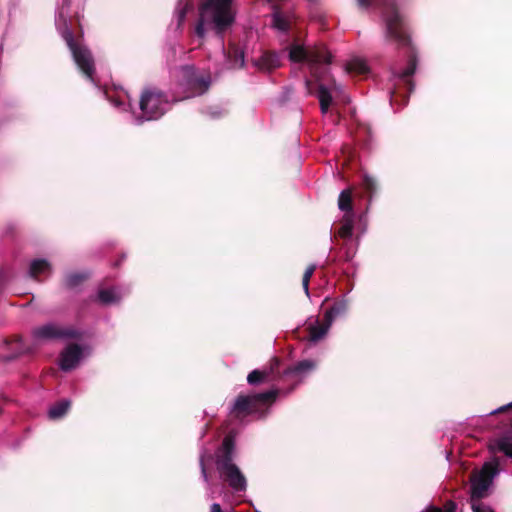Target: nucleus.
Wrapping results in <instances>:
<instances>
[{"instance_id":"39448f33","label":"nucleus","mask_w":512,"mask_h":512,"mask_svg":"<svg viewBox=\"0 0 512 512\" xmlns=\"http://www.w3.org/2000/svg\"><path fill=\"white\" fill-rule=\"evenodd\" d=\"M383 19L386 25L387 38L396 42L399 46L408 44L409 39L404 30L402 19L395 4L390 0L381 3Z\"/></svg>"},{"instance_id":"cd10ccee","label":"nucleus","mask_w":512,"mask_h":512,"mask_svg":"<svg viewBox=\"0 0 512 512\" xmlns=\"http://www.w3.org/2000/svg\"><path fill=\"white\" fill-rule=\"evenodd\" d=\"M456 511V504L454 502H447L444 506V509L437 508V507H431L427 509L425 512H455Z\"/></svg>"},{"instance_id":"bb28decb","label":"nucleus","mask_w":512,"mask_h":512,"mask_svg":"<svg viewBox=\"0 0 512 512\" xmlns=\"http://www.w3.org/2000/svg\"><path fill=\"white\" fill-rule=\"evenodd\" d=\"M86 278L85 275H82V274H70L67 276L66 278V284L69 286V287H74L76 286L79 282H81L82 280H84Z\"/></svg>"},{"instance_id":"e433bc0d","label":"nucleus","mask_w":512,"mask_h":512,"mask_svg":"<svg viewBox=\"0 0 512 512\" xmlns=\"http://www.w3.org/2000/svg\"><path fill=\"white\" fill-rule=\"evenodd\" d=\"M352 255H347V260L351 259Z\"/></svg>"},{"instance_id":"6e6552de","label":"nucleus","mask_w":512,"mask_h":512,"mask_svg":"<svg viewBox=\"0 0 512 512\" xmlns=\"http://www.w3.org/2000/svg\"><path fill=\"white\" fill-rule=\"evenodd\" d=\"M277 391L271 390L264 393L253 394L248 396H239L233 406V413L237 416L252 414L258 409L275 399Z\"/></svg>"},{"instance_id":"a878e982","label":"nucleus","mask_w":512,"mask_h":512,"mask_svg":"<svg viewBox=\"0 0 512 512\" xmlns=\"http://www.w3.org/2000/svg\"><path fill=\"white\" fill-rule=\"evenodd\" d=\"M266 375L264 372H261L259 370H254L251 373H249L247 377V381L249 384L254 385L262 382L265 379Z\"/></svg>"},{"instance_id":"f03ea898","label":"nucleus","mask_w":512,"mask_h":512,"mask_svg":"<svg viewBox=\"0 0 512 512\" xmlns=\"http://www.w3.org/2000/svg\"><path fill=\"white\" fill-rule=\"evenodd\" d=\"M235 14L232 0H205L199 8L195 34L203 39L206 27H211L220 35L232 25Z\"/></svg>"},{"instance_id":"4468645a","label":"nucleus","mask_w":512,"mask_h":512,"mask_svg":"<svg viewBox=\"0 0 512 512\" xmlns=\"http://www.w3.org/2000/svg\"><path fill=\"white\" fill-rule=\"evenodd\" d=\"M210 80L209 78H197V77H189L186 81V85L189 86L192 91L186 97H192L196 95L203 94L209 87Z\"/></svg>"},{"instance_id":"1a4fd4ad","label":"nucleus","mask_w":512,"mask_h":512,"mask_svg":"<svg viewBox=\"0 0 512 512\" xmlns=\"http://www.w3.org/2000/svg\"><path fill=\"white\" fill-rule=\"evenodd\" d=\"M344 311L345 305L342 304L335 305L327 310L325 313V324L316 323L315 325H311L309 327V340L312 342H317L318 340L322 339L327 334L333 319Z\"/></svg>"},{"instance_id":"f704fd0d","label":"nucleus","mask_w":512,"mask_h":512,"mask_svg":"<svg viewBox=\"0 0 512 512\" xmlns=\"http://www.w3.org/2000/svg\"><path fill=\"white\" fill-rule=\"evenodd\" d=\"M184 72L185 74H187L188 76H190V74L193 73V68L192 67H185L184 68Z\"/></svg>"},{"instance_id":"0eeeda50","label":"nucleus","mask_w":512,"mask_h":512,"mask_svg":"<svg viewBox=\"0 0 512 512\" xmlns=\"http://www.w3.org/2000/svg\"><path fill=\"white\" fill-rule=\"evenodd\" d=\"M169 107L164 95L156 90H145L140 100V109L144 120H154L161 117Z\"/></svg>"},{"instance_id":"9b49d317","label":"nucleus","mask_w":512,"mask_h":512,"mask_svg":"<svg viewBox=\"0 0 512 512\" xmlns=\"http://www.w3.org/2000/svg\"><path fill=\"white\" fill-rule=\"evenodd\" d=\"M36 339H53L74 336L71 332L60 329L54 324H46L33 331Z\"/></svg>"},{"instance_id":"473e14b6","label":"nucleus","mask_w":512,"mask_h":512,"mask_svg":"<svg viewBox=\"0 0 512 512\" xmlns=\"http://www.w3.org/2000/svg\"><path fill=\"white\" fill-rule=\"evenodd\" d=\"M305 84H306V88H307V92H308V94H312V87H311V86H312V82H311L310 80H308V79H307V80L305 81Z\"/></svg>"},{"instance_id":"5701e85b","label":"nucleus","mask_w":512,"mask_h":512,"mask_svg":"<svg viewBox=\"0 0 512 512\" xmlns=\"http://www.w3.org/2000/svg\"><path fill=\"white\" fill-rule=\"evenodd\" d=\"M316 363L311 360H304L299 362L296 366L286 371L287 374H304L315 368Z\"/></svg>"},{"instance_id":"72a5a7b5","label":"nucleus","mask_w":512,"mask_h":512,"mask_svg":"<svg viewBox=\"0 0 512 512\" xmlns=\"http://www.w3.org/2000/svg\"><path fill=\"white\" fill-rule=\"evenodd\" d=\"M508 407H512V403H510V404H508V405H506V406H503V407H501V408H499V409H497V410L493 411L492 413H497V412H500V411H504V410H505L506 408H508Z\"/></svg>"},{"instance_id":"f3484780","label":"nucleus","mask_w":512,"mask_h":512,"mask_svg":"<svg viewBox=\"0 0 512 512\" xmlns=\"http://www.w3.org/2000/svg\"><path fill=\"white\" fill-rule=\"evenodd\" d=\"M50 273V265L46 260L32 261L29 269V275L35 279L40 276H46Z\"/></svg>"},{"instance_id":"2f4dec72","label":"nucleus","mask_w":512,"mask_h":512,"mask_svg":"<svg viewBox=\"0 0 512 512\" xmlns=\"http://www.w3.org/2000/svg\"><path fill=\"white\" fill-rule=\"evenodd\" d=\"M210 512H222L221 506L218 503H213Z\"/></svg>"},{"instance_id":"c85d7f7f","label":"nucleus","mask_w":512,"mask_h":512,"mask_svg":"<svg viewBox=\"0 0 512 512\" xmlns=\"http://www.w3.org/2000/svg\"><path fill=\"white\" fill-rule=\"evenodd\" d=\"M200 467H201V474H202L203 480L206 483H208L209 479H208V474H207L206 467H205V464H204V457L203 456H201V458H200Z\"/></svg>"},{"instance_id":"ddd939ff","label":"nucleus","mask_w":512,"mask_h":512,"mask_svg":"<svg viewBox=\"0 0 512 512\" xmlns=\"http://www.w3.org/2000/svg\"><path fill=\"white\" fill-rule=\"evenodd\" d=\"M123 296L120 288H101L98 291L97 299L100 303L108 305L117 303Z\"/></svg>"},{"instance_id":"423d86ee","label":"nucleus","mask_w":512,"mask_h":512,"mask_svg":"<svg viewBox=\"0 0 512 512\" xmlns=\"http://www.w3.org/2000/svg\"><path fill=\"white\" fill-rule=\"evenodd\" d=\"M60 33L66 41L73 58L80 70L90 79L93 80L94 62L90 51L74 40L72 31L64 20L63 27H59Z\"/></svg>"},{"instance_id":"9d476101","label":"nucleus","mask_w":512,"mask_h":512,"mask_svg":"<svg viewBox=\"0 0 512 512\" xmlns=\"http://www.w3.org/2000/svg\"><path fill=\"white\" fill-rule=\"evenodd\" d=\"M82 356L79 346L71 345L67 347L61 354L60 367L64 371H69L76 367Z\"/></svg>"},{"instance_id":"aec40b11","label":"nucleus","mask_w":512,"mask_h":512,"mask_svg":"<svg viewBox=\"0 0 512 512\" xmlns=\"http://www.w3.org/2000/svg\"><path fill=\"white\" fill-rule=\"evenodd\" d=\"M338 207L344 214L354 213L352 207V190H343L338 198Z\"/></svg>"},{"instance_id":"a211bd4d","label":"nucleus","mask_w":512,"mask_h":512,"mask_svg":"<svg viewBox=\"0 0 512 512\" xmlns=\"http://www.w3.org/2000/svg\"><path fill=\"white\" fill-rule=\"evenodd\" d=\"M279 64V57L274 53H264L258 61L259 68L267 71L278 67Z\"/></svg>"},{"instance_id":"20e7f679","label":"nucleus","mask_w":512,"mask_h":512,"mask_svg":"<svg viewBox=\"0 0 512 512\" xmlns=\"http://www.w3.org/2000/svg\"><path fill=\"white\" fill-rule=\"evenodd\" d=\"M216 466L220 476L228 482L234 491L246 490V478L232 462V441L228 437L223 441V455L217 458Z\"/></svg>"},{"instance_id":"b1692460","label":"nucleus","mask_w":512,"mask_h":512,"mask_svg":"<svg viewBox=\"0 0 512 512\" xmlns=\"http://www.w3.org/2000/svg\"><path fill=\"white\" fill-rule=\"evenodd\" d=\"M416 69V62L414 59H411L407 65V67L399 74V77L406 82H409L410 76H412Z\"/></svg>"},{"instance_id":"f8f14e48","label":"nucleus","mask_w":512,"mask_h":512,"mask_svg":"<svg viewBox=\"0 0 512 512\" xmlns=\"http://www.w3.org/2000/svg\"><path fill=\"white\" fill-rule=\"evenodd\" d=\"M273 8L274 12L272 14V27L279 32L286 33L294 21V16L284 14L276 7Z\"/></svg>"},{"instance_id":"4be33fe9","label":"nucleus","mask_w":512,"mask_h":512,"mask_svg":"<svg viewBox=\"0 0 512 512\" xmlns=\"http://www.w3.org/2000/svg\"><path fill=\"white\" fill-rule=\"evenodd\" d=\"M193 7H194V4L190 0H185V1L181 0L178 2V5L176 7V15H177L179 24H181L184 21L186 14L188 13V11L192 10Z\"/></svg>"},{"instance_id":"c9c22d12","label":"nucleus","mask_w":512,"mask_h":512,"mask_svg":"<svg viewBox=\"0 0 512 512\" xmlns=\"http://www.w3.org/2000/svg\"><path fill=\"white\" fill-rule=\"evenodd\" d=\"M243 64H244V57H243V54L241 53V54L239 55V65H240V66H243Z\"/></svg>"},{"instance_id":"7c9ffc66","label":"nucleus","mask_w":512,"mask_h":512,"mask_svg":"<svg viewBox=\"0 0 512 512\" xmlns=\"http://www.w3.org/2000/svg\"><path fill=\"white\" fill-rule=\"evenodd\" d=\"M374 0H358V5L363 8H367L372 4Z\"/></svg>"},{"instance_id":"f257e3e1","label":"nucleus","mask_w":512,"mask_h":512,"mask_svg":"<svg viewBox=\"0 0 512 512\" xmlns=\"http://www.w3.org/2000/svg\"><path fill=\"white\" fill-rule=\"evenodd\" d=\"M331 58V54L323 44L306 46L295 41L289 48V59L292 62L305 63L309 68L311 76L319 82L318 99L323 114L328 112L332 103V92L339 93L342 90V87L335 81L332 82L330 88L321 83L328 72L327 67H323V65L329 64Z\"/></svg>"},{"instance_id":"7ed1b4c3","label":"nucleus","mask_w":512,"mask_h":512,"mask_svg":"<svg viewBox=\"0 0 512 512\" xmlns=\"http://www.w3.org/2000/svg\"><path fill=\"white\" fill-rule=\"evenodd\" d=\"M498 473V462L491 461L483 465L482 469L471 476V506L473 512H494L490 507L480 502L490 488L493 478Z\"/></svg>"},{"instance_id":"412c9836","label":"nucleus","mask_w":512,"mask_h":512,"mask_svg":"<svg viewBox=\"0 0 512 512\" xmlns=\"http://www.w3.org/2000/svg\"><path fill=\"white\" fill-rule=\"evenodd\" d=\"M69 407H70V402L67 400H63V401L55 404L54 406H52L49 409V412H48L49 418L57 419V418L62 417L68 411Z\"/></svg>"},{"instance_id":"6ab92c4d","label":"nucleus","mask_w":512,"mask_h":512,"mask_svg":"<svg viewBox=\"0 0 512 512\" xmlns=\"http://www.w3.org/2000/svg\"><path fill=\"white\" fill-rule=\"evenodd\" d=\"M346 70L350 73L365 75L369 72V67L365 60L353 58L346 64Z\"/></svg>"},{"instance_id":"2eb2a0df","label":"nucleus","mask_w":512,"mask_h":512,"mask_svg":"<svg viewBox=\"0 0 512 512\" xmlns=\"http://www.w3.org/2000/svg\"><path fill=\"white\" fill-rule=\"evenodd\" d=\"M354 213L344 214L341 220V226L338 235L343 239H350L353 234Z\"/></svg>"},{"instance_id":"c756f323","label":"nucleus","mask_w":512,"mask_h":512,"mask_svg":"<svg viewBox=\"0 0 512 512\" xmlns=\"http://www.w3.org/2000/svg\"><path fill=\"white\" fill-rule=\"evenodd\" d=\"M373 180L369 177H365L364 179V186L367 190H372L373 189Z\"/></svg>"},{"instance_id":"393cba45","label":"nucleus","mask_w":512,"mask_h":512,"mask_svg":"<svg viewBox=\"0 0 512 512\" xmlns=\"http://www.w3.org/2000/svg\"><path fill=\"white\" fill-rule=\"evenodd\" d=\"M315 269H316V266L312 264L309 267H307V269L305 270V273L303 275L302 285H303V288L307 295H309V281H310V278L312 277Z\"/></svg>"},{"instance_id":"dca6fc26","label":"nucleus","mask_w":512,"mask_h":512,"mask_svg":"<svg viewBox=\"0 0 512 512\" xmlns=\"http://www.w3.org/2000/svg\"><path fill=\"white\" fill-rule=\"evenodd\" d=\"M490 449L492 452H502L512 458V438L503 437L497 439L490 444Z\"/></svg>"}]
</instances>
